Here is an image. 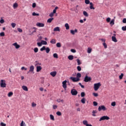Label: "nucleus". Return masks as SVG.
I'll use <instances>...</instances> for the list:
<instances>
[{
    "label": "nucleus",
    "instance_id": "obj_58",
    "mask_svg": "<svg viewBox=\"0 0 126 126\" xmlns=\"http://www.w3.org/2000/svg\"><path fill=\"white\" fill-rule=\"evenodd\" d=\"M106 21L107 22H110V21H111V18H107L106 19Z\"/></svg>",
    "mask_w": 126,
    "mask_h": 126
},
{
    "label": "nucleus",
    "instance_id": "obj_38",
    "mask_svg": "<svg viewBox=\"0 0 126 126\" xmlns=\"http://www.w3.org/2000/svg\"><path fill=\"white\" fill-rule=\"evenodd\" d=\"M85 3L86 4H89V3H90V1L89 0H85Z\"/></svg>",
    "mask_w": 126,
    "mask_h": 126
},
{
    "label": "nucleus",
    "instance_id": "obj_56",
    "mask_svg": "<svg viewBox=\"0 0 126 126\" xmlns=\"http://www.w3.org/2000/svg\"><path fill=\"white\" fill-rule=\"evenodd\" d=\"M79 85H80V86H81V87L82 88H84V86L83 85L81 84V83H79Z\"/></svg>",
    "mask_w": 126,
    "mask_h": 126
},
{
    "label": "nucleus",
    "instance_id": "obj_5",
    "mask_svg": "<svg viewBox=\"0 0 126 126\" xmlns=\"http://www.w3.org/2000/svg\"><path fill=\"white\" fill-rule=\"evenodd\" d=\"M78 92L76 90L73 89L71 90V94L72 95V96H76L77 95Z\"/></svg>",
    "mask_w": 126,
    "mask_h": 126
},
{
    "label": "nucleus",
    "instance_id": "obj_9",
    "mask_svg": "<svg viewBox=\"0 0 126 126\" xmlns=\"http://www.w3.org/2000/svg\"><path fill=\"white\" fill-rule=\"evenodd\" d=\"M36 26H37V27H44V26H45V24L37 22L36 24Z\"/></svg>",
    "mask_w": 126,
    "mask_h": 126
},
{
    "label": "nucleus",
    "instance_id": "obj_47",
    "mask_svg": "<svg viewBox=\"0 0 126 126\" xmlns=\"http://www.w3.org/2000/svg\"><path fill=\"white\" fill-rule=\"evenodd\" d=\"M37 45L38 46V47H41L42 46V42H37Z\"/></svg>",
    "mask_w": 126,
    "mask_h": 126
},
{
    "label": "nucleus",
    "instance_id": "obj_21",
    "mask_svg": "<svg viewBox=\"0 0 126 126\" xmlns=\"http://www.w3.org/2000/svg\"><path fill=\"white\" fill-rule=\"evenodd\" d=\"M92 113H93L92 116L93 117H96V115L95 114H97V111L93 110Z\"/></svg>",
    "mask_w": 126,
    "mask_h": 126
},
{
    "label": "nucleus",
    "instance_id": "obj_45",
    "mask_svg": "<svg viewBox=\"0 0 126 126\" xmlns=\"http://www.w3.org/2000/svg\"><path fill=\"white\" fill-rule=\"evenodd\" d=\"M77 70H78V71H81V67H80V66H78L77 67Z\"/></svg>",
    "mask_w": 126,
    "mask_h": 126
},
{
    "label": "nucleus",
    "instance_id": "obj_30",
    "mask_svg": "<svg viewBox=\"0 0 126 126\" xmlns=\"http://www.w3.org/2000/svg\"><path fill=\"white\" fill-rule=\"evenodd\" d=\"M77 78H80L81 77V74L80 73H78L76 75Z\"/></svg>",
    "mask_w": 126,
    "mask_h": 126
},
{
    "label": "nucleus",
    "instance_id": "obj_63",
    "mask_svg": "<svg viewBox=\"0 0 126 126\" xmlns=\"http://www.w3.org/2000/svg\"><path fill=\"white\" fill-rule=\"evenodd\" d=\"M58 108V106L57 105H53V109L54 110H56Z\"/></svg>",
    "mask_w": 126,
    "mask_h": 126
},
{
    "label": "nucleus",
    "instance_id": "obj_36",
    "mask_svg": "<svg viewBox=\"0 0 126 126\" xmlns=\"http://www.w3.org/2000/svg\"><path fill=\"white\" fill-rule=\"evenodd\" d=\"M51 44H56V40L55 39H52L50 41Z\"/></svg>",
    "mask_w": 126,
    "mask_h": 126
},
{
    "label": "nucleus",
    "instance_id": "obj_51",
    "mask_svg": "<svg viewBox=\"0 0 126 126\" xmlns=\"http://www.w3.org/2000/svg\"><path fill=\"white\" fill-rule=\"evenodd\" d=\"M32 106L33 108H34V107H36V103H34V102H32Z\"/></svg>",
    "mask_w": 126,
    "mask_h": 126
},
{
    "label": "nucleus",
    "instance_id": "obj_2",
    "mask_svg": "<svg viewBox=\"0 0 126 126\" xmlns=\"http://www.w3.org/2000/svg\"><path fill=\"white\" fill-rule=\"evenodd\" d=\"M84 81L85 82H90V81H91V77H89L88 75L86 74L84 77Z\"/></svg>",
    "mask_w": 126,
    "mask_h": 126
},
{
    "label": "nucleus",
    "instance_id": "obj_26",
    "mask_svg": "<svg viewBox=\"0 0 126 126\" xmlns=\"http://www.w3.org/2000/svg\"><path fill=\"white\" fill-rule=\"evenodd\" d=\"M83 14L86 17H88V13H87V12H86L85 11H83Z\"/></svg>",
    "mask_w": 126,
    "mask_h": 126
},
{
    "label": "nucleus",
    "instance_id": "obj_40",
    "mask_svg": "<svg viewBox=\"0 0 126 126\" xmlns=\"http://www.w3.org/2000/svg\"><path fill=\"white\" fill-rule=\"evenodd\" d=\"M53 57L54 58H56V59H58V58H59V57L58 56V54L57 53H54L53 54Z\"/></svg>",
    "mask_w": 126,
    "mask_h": 126
},
{
    "label": "nucleus",
    "instance_id": "obj_8",
    "mask_svg": "<svg viewBox=\"0 0 126 126\" xmlns=\"http://www.w3.org/2000/svg\"><path fill=\"white\" fill-rule=\"evenodd\" d=\"M116 36H117V35L116 34V33H114L113 34V36H112V40L115 43H117V42H118V40H117V38H116Z\"/></svg>",
    "mask_w": 126,
    "mask_h": 126
},
{
    "label": "nucleus",
    "instance_id": "obj_29",
    "mask_svg": "<svg viewBox=\"0 0 126 126\" xmlns=\"http://www.w3.org/2000/svg\"><path fill=\"white\" fill-rule=\"evenodd\" d=\"M20 126H26V124H25V122H24V121H22L21 123Z\"/></svg>",
    "mask_w": 126,
    "mask_h": 126
},
{
    "label": "nucleus",
    "instance_id": "obj_7",
    "mask_svg": "<svg viewBox=\"0 0 126 126\" xmlns=\"http://www.w3.org/2000/svg\"><path fill=\"white\" fill-rule=\"evenodd\" d=\"M106 111L107 110V108H106V107L104 105H101L98 107V110L99 112H101V111Z\"/></svg>",
    "mask_w": 126,
    "mask_h": 126
},
{
    "label": "nucleus",
    "instance_id": "obj_18",
    "mask_svg": "<svg viewBox=\"0 0 126 126\" xmlns=\"http://www.w3.org/2000/svg\"><path fill=\"white\" fill-rule=\"evenodd\" d=\"M53 20H54V18H50L47 20V23H51Z\"/></svg>",
    "mask_w": 126,
    "mask_h": 126
},
{
    "label": "nucleus",
    "instance_id": "obj_15",
    "mask_svg": "<svg viewBox=\"0 0 126 126\" xmlns=\"http://www.w3.org/2000/svg\"><path fill=\"white\" fill-rule=\"evenodd\" d=\"M77 32V29H75L74 31L73 30H70V33H71L72 35H74Z\"/></svg>",
    "mask_w": 126,
    "mask_h": 126
},
{
    "label": "nucleus",
    "instance_id": "obj_61",
    "mask_svg": "<svg viewBox=\"0 0 126 126\" xmlns=\"http://www.w3.org/2000/svg\"><path fill=\"white\" fill-rule=\"evenodd\" d=\"M0 36H1L2 37L4 36V32H2L0 33Z\"/></svg>",
    "mask_w": 126,
    "mask_h": 126
},
{
    "label": "nucleus",
    "instance_id": "obj_64",
    "mask_svg": "<svg viewBox=\"0 0 126 126\" xmlns=\"http://www.w3.org/2000/svg\"><path fill=\"white\" fill-rule=\"evenodd\" d=\"M123 22L124 23H126V18H124L123 20Z\"/></svg>",
    "mask_w": 126,
    "mask_h": 126
},
{
    "label": "nucleus",
    "instance_id": "obj_17",
    "mask_svg": "<svg viewBox=\"0 0 126 126\" xmlns=\"http://www.w3.org/2000/svg\"><path fill=\"white\" fill-rule=\"evenodd\" d=\"M64 27H65L66 30H68V29H69V25L68 23L65 24Z\"/></svg>",
    "mask_w": 126,
    "mask_h": 126
},
{
    "label": "nucleus",
    "instance_id": "obj_12",
    "mask_svg": "<svg viewBox=\"0 0 126 126\" xmlns=\"http://www.w3.org/2000/svg\"><path fill=\"white\" fill-rule=\"evenodd\" d=\"M13 46H14L16 49H19L20 48V45H18L17 42L13 43Z\"/></svg>",
    "mask_w": 126,
    "mask_h": 126
},
{
    "label": "nucleus",
    "instance_id": "obj_53",
    "mask_svg": "<svg viewBox=\"0 0 126 126\" xmlns=\"http://www.w3.org/2000/svg\"><path fill=\"white\" fill-rule=\"evenodd\" d=\"M17 30H18V32H20V33H21V32H22V30L19 28H18Z\"/></svg>",
    "mask_w": 126,
    "mask_h": 126
},
{
    "label": "nucleus",
    "instance_id": "obj_10",
    "mask_svg": "<svg viewBox=\"0 0 126 126\" xmlns=\"http://www.w3.org/2000/svg\"><path fill=\"white\" fill-rule=\"evenodd\" d=\"M66 82H67L66 80H64L62 82L63 87L65 89V90L66 89Z\"/></svg>",
    "mask_w": 126,
    "mask_h": 126
},
{
    "label": "nucleus",
    "instance_id": "obj_20",
    "mask_svg": "<svg viewBox=\"0 0 126 126\" xmlns=\"http://www.w3.org/2000/svg\"><path fill=\"white\" fill-rule=\"evenodd\" d=\"M73 58H74L73 55H69V56L68 57V60H69L70 61H72V60H73Z\"/></svg>",
    "mask_w": 126,
    "mask_h": 126
},
{
    "label": "nucleus",
    "instance_id": "obj_35",
    "mask_svg": "<svg viewBox=\"0 0 126 126\" xmlns=\"http://www.w3.org/2000/svg\"><path fill=\"white\" fill-rule=\"evenodd\" d=\"M33 51L34 53H38V51H39V49H38V48L35 47L34 48Z\"/></svg>",
    "mask_w": 126,
    "mask_h": 126
},
{
    "label": "nucleus",
    "instance_id": "obj_48",
    "mask_svg": "<svg viewBox=\"0 0 126 126\" xmlns=\"http://www.w3.org/2000/svg\"><path fill=\"white\" fill-rule=\"evenodd\" d=\"M111 106H112V107H115V106H116V102L114 101L112 102Z\"/></svg>",
    "mask_w": 126,
    "mask_h": 126
},
{
    "label": "nucleus",
    "instance_id": "obj_54",
    "mask_svg": "<svg viewBox=\"0 0 126 126\" xmlns=\"http://www.w3.org/2000/svg\"><path fill=\"white\" fill-rule=\"evenodd\" d=\"M93 95H94V97H98V94L97 93H94Z\"/></svg>",
    "mask_w": 126,
    "mask_h": 126
},
{
    "label": "nucleus",
    "instance_id": "obj_13",
    "mask_svg": "<svg viewBox=\"0 0 126 126\" xmlns=\"http://www.w3.org/2000/svg\"><path fill=\"white\" fill-rule=\"evenodd\" d=\"M42 70V67L41 66H37L36 67V72H39V71H41Z\"/></svg>",
    "mask_w": 126,
    "mask_h": 126
},
{
    "label": "nucleus",
    "instance_id": "obj_44",
    "mask_svg": "<svg viewBox=\"0 0 126 126\" xmlns=\"http://www.w3.org/2000/svg\"><path fill=\"white\" fill-rule=\"evenodd\" d=\"M122 30L123 31H126V26L122 27Z\"/></svg>",
    "mask_w": 126,
    "mask_h": 126
},
{
    "label": "nucleus",
    "instance_id": "obj_52",
    "mask_svg": "<svg viewBox=\"0 0 126 126\" xmlns=\"http://www.w3.org/2000/svg\"><path fill=\"white\" fill-rule=\"evenodd\" d=\"M70 51L72 53H76V50H75V49H72Z\"/></svg>",
    "mask_w": 126,
    "mask_h": 126
},
{
    "label": "nucleus",
    "instance_id": "obj_39",
    "mask_svg": "<svg viewBox=\"0 0 126 126\" xmlns=\"http://www.w3.org/2000/svg\"><path fill=\"white\" fill-rule=\"evenodd\" d=\"M12 28H14L15 27V26H16V24L14 23H12L11 24Z\"/></svg>",
    "mask_w": 126,
    "mask_h": 126
},
{
    "label": "nucleus",
    "instance_id": "obj_27",
    "mask_svg": "<svg viewBox=\"0 0 126 126\" xmlns=\"http://www.w3.org/2000/svg\"><path fill=\"white\" fill-rule=\"evenodd\" d=\"M17 6H18V4H17V3H14V4L13 5V7L14 9L16 8L17 7Z\"/></svg>",
    "mask_w": 126,
    "mask_h": 126
},
{
    "label": "nucleus",
    "instance_id": "obj_41",
    "mask_svg": "<svg viewBox=\"0 0 126 126\" xmlns=\"http://www.w3.org/2000/svg\"><path fill=\"white\" fill-rule=\"evenodd\" d=\"M123 77H124V74L121 73V75L119 76V79H123Z\"/></svg>",
    "mask_w": 126,
    "mask_h": 126
},
{
    "label": "nucleus",
    "instance_id": "obj_25",
    "mask_svg": "<svg viewBox=\"0 0 126 126\" xmlns=\"http://www.w3.org/2000/svg\"><path fill=\"white\" fill-rule=\"evenodd\" d=\"M13 95V93L12 92H10L8 94V97H11Z\"/></svg>",
    "mask_w": 126,
    "mask_h": 126
},
{
    "label": "nucleus",
    "instance_id": "obj_31",
    "mask_svg": "<svg viewBox=\"0 0 126 126\" xmlns=\"http://www.w3.org/2000/svg\"><path fill=\"white\" fill-rule=\"evenodd\" d=\"M56 46L58 47V48H61L62 47V45L61 44V43L60 42H58L56 44Z\"/></svg>",
    "mask_w": 126,
    "mask_h": 126
},
{
    "label": "nucleus",
    "instance_id": "obj_32",
    "mask_svg": "<svg viewBox=\"0 0 126 126\" xmlns=\"http://www.w3.org/2000/svg\"><path fill=\"white\" fill-rule=\"evenodd\" d=\"M39 13H36L35 12H33L32 13L33 16H39Z\"/></svg>",
    "mask_w": 126,
    "mask_h": 126
},
{
    "label": "nucleus",
    "instance_id": "obj_59",
    "mask_svg": "<svg viewBox=\"0 0 126 126\" xmlns=\"http://www.w3.org/2000/svg\"><path fill=\"white\" fill-rule=\"evenodd\" d=\"M4 23V20L2 19L0 20V23H1V24H2V23Z\"/></svg>",
    "mask_w": 126,
    "mask_h": 126
},
{
    "label": "nucleus",
    "instance_id": "obj_24",
    "mask_svg": "<svg viewBox=\"0 0 126 126\" xmlns=\"http://www.w3.org/2000/svg\"><path fill=\"white\" fill-rule=\"evenodd\" d=\"M85 101H86V99H85V98H82V99L81 100V103H82L83 104H85Z\"/></svg>",
    "mask_w": 126,
    "mask_h": 126
},
{
    "label": "nucleus",
    "instance_id": "obj_49",
    "mask_svg": "<svg viewBox=\"0 0 126 126\" xmlns=\"http://www.w3.org/2000/svg\"><path fill=\"white\" fill-rule=\"evenodd\" d=\"M81 97H84L85 96V93L82 92L81 93Z\"/></svg>",
    "mask_w": 126,
    "mask_h": 126
},
{
    "label": "nucleus",
    "instance_id": "obj_46",
    "mask_svg": "<svg viewBox=\"0 0 126 126\" xmlns=\"http://www.w3.org/2000/svg\"><path fill=\"white\" fill-rule=\"evenodd\" d=\"M56 114L57 115V116H62V113L60 111H58L56 113Z\"/></svg>",
    "mask_w": 126,
    "mask_h": 126
},
{
    "label": "nucleus",
    "instance_id": "obj_22",
    "mask_svg": "<svg viewBox=\"0 0 126 126\" xmlns=\"http://www.w3.org/2000/svg\"><path fill=\"white\" fill-rule=\"evenodd\" d=\"M50 120H51V121H55V117H54V115L50 114Z\"/></svg>",
    "mask_w": 126,
    "mask_h": 126
},
{
    "label": "nucleus",
    "instance_id": "obj_55",
    "mask_svg": "<svg viewBox=\"0 0 126 126\" xmlns=\"http://www.w3.org/2000/svg\"><path fill=\"white\" fill-rule=\"evenodd\" d=\"M32 6L33 8H35V7H36V3L35 2L33 3Z\"/></svg>",
    "mask_w": 126,
    "mask_h": 126
},
{
    "label": "nucleus",
    "instance_id": "obj_60",
    "mask_svg": "<svg viewBox=\"0 0 126 126\" xmlns=\"http://www.w3.org/2000/svg\"><path fill=\"white\" fill-rule=\"evenodd\" d=\"M0 126H6V124H4V123L1 122V123H0Z\"/></svg>",
    "mask_w": 126,
    "mask_h": 126
},
{
    "label": "nucleus",
    "instance_id": "obj_19",
    "mask_svg": "<svg viewBox=\"0 0 126 126\" xmlns=\"http://www.w3.org/2000/svg\"><path fill=\"white\" fill-rule=\"evenodd\" d=\"M54 31L60 32V27H57L55 28L54 29Z\"/></svg>",
    "mask_w": 126,
    "mask_h": 126
},
{
    "label": "nucleus",
    "instance_id": "obj_3",
    "mask_svg": "<svg viewBox=\"0 0 126 126\" xmlns=\"http://www.w3.org/2000/svg\"><path fill=\"white\" fill-rule=\"evenodd\" d=\"M100 86H101V83H97L94 84V90L95 91H97L99 88H100Z\"/></svg>",
    "mask_w": 126,
    "mask_h": 126
},
{
    "label": "nucleus",
    "instance_id": "obj_28",
    "mask_svg": "<svg viewBox=\"0 0 126 126\" xmlns=\"http://www.w3.org/2000/svg\"><path fill=\"white\" fill-rule=\"evenodd\" d=\"M110 24L111 25H114V24H115V19H113L111 21Z\"/></svg>",
    "mask_w": 126,
    "mask_h": 126
},
{
    "label": "nucleus",
    "instance_id": "obj_33",
    "mask_svg": "<svg viewBox=\"0 0 126 126\" xmlns=\"http://www.w3.org/2000/svg\"><path fill=\"white\" fill-rule=\"evenodd\" d=\"M91 52H92V49L90 48H88V51H87V53L88 54H90L91 53Z\"/></svg>",
    "mask_w": 126,
    "mask_h": 126
},
{
    "label": "nucleus",
    "instance_id": "obj_4",
    "mask_svg": "<svg viewBox=\"0 0 126 126\" xmlns=\"http://www.w3.org/2000/svg\"><path fill=\"white\" fill-rule=\"evenodd\" d=\"M105 120H106L107 121H108V120H110V117L107 116H102L100 118L99 121L101 122L102 121H105Z\"/></svg>",
    "mask_w": 126,
    "mask_h": 126
},
{
    "label": "nucleus",
    "instance_id": "obj_14",
    "mask_svg": "<svg viewBox=\"0 0 126 126\" xmlns=\"http://www.w3.org/2000/svg\"><path fill=\"white\" fill-rule=\"evenodd\" d=\"M50 75H51L53 77H55V76L57 75V71H53L50 72Z\"/></svg>",
    "mask_w": 126,
    "mask_h": 126
},
{
    "label": "nucleus",
    "instance_id": "obj_34",
    "mask_svg": "<svg viewBox=\"0 0 126 126\" xmlns=\"http://www.w3.org/2000/svg\"><path fill=\"white\" fill-rule=\"evenodd\" d=\"M41 43L42 45H47V41L45 40H41Z\"/></svg>",
    "mask_w": 126,
    "mask_h": 126
},
{
    "label": "nucleus",
    "instance_id": "obj_57",
    "mask_svg": "<svg viewBox=\"0 0 126 126\" xmlns=\"http://www.w3.org/2000/svg\"><path fill=\"white\" fill-rule=\"evenodd\" d=\"M49 16H50V17H53V16H54V13L51 12V13L49 14Z\"/></svg>",
    "mask_w": 126,
    "mask_h": 126
},
{
    "label": "nucleus",
    "instance_id": "obj_23",
    "mask_svg": "<svg viewBox=\"0 0 126 126\" xmlns=\"http://www.w3.org/2000/svg\"><path fill=\"white\" fill-rule=\"evenodd\" d=\"M45 51H46L47 54H49V53H50V51H51V50L50 49V48L47 47L46 48H45Z\"/></svg>",
    "mask_w": 126,
    "mask_h": 126
},
{
    "label": "nucleus",
    "instance_id": "obj_50",
    "mask_svg": "<svg viewBox=\"0 0 126 126\" xmlns=\"http://www.w3.org/2000/svg\"><path fill=\"white\" fill-rule=\"evenodd\" d=\"M94 106H98V103L96 101H94L93 102Z\"/></svg>",
    "mask_w": 126,
    "mask_h": 126
},
{
    "label": "nucleus",
    "instance_id": "obj_1",
    "mask_svg": "<svg viewBox=\"0 0 126 126\" xmlns=\"http://www.w3.org/2000/svg\"><path fill=\"white\" fill-rule=\"evenodd\" d=\"M0 86L2 88H5L6 87V83H5V80H1L0 81Z\"/></svg>",
    "mask_w": 126,
    "mask_h": 126
},
{
    "label": "nucleus",
    "instance_id": "obj_11",
    "mask_svg": "<svg viewBox=\"0 0 126 126\" xmlns=\"http://www.w3.org/2000/svg\"><path fill=\"white\" fill-rule=\"evenodd\" d=\"M29 72H33L34 73V66L31 65L30 67V70L28 72V73H29Z\"/></svg>",
    "mask_w": 126,
    "mask_h": 126
},
{
    "label": "nucleus",
    "instance_id": "obj_37",
    "mask_svg": "<svg viewBox=\"0 0 126 126\" xmlns=\"http://www.w3.org/2000/svg\"><path fill=\"white\" fill-rule=\"evenodd\" d=\"M46 50V47L45 46H43L41 49L40 51L41 52H43V51H45Z\"/></svg>",
    "mask_w": 126,
    "mask_h": 126
},
{
    "label": "nucleus",
    "instance_id": "obj_42",
    "mask_svg": "<svg viewBox=\"0 0 126 126\" xmlns=\"http://www.w3.org/2000/svg\"><path fill=\"white\" fill-rule=\"evenodd\" d=\"M102 44H103V45L104 46V48H105V49H107V44H106V43H105V42H103V43H102Z\"/></svg>",
    "mask_w": 126,
    "mask_h": 126
},
{
    "label": "nucleus",
    "instance_id": "obj_16",
    "mask_svg": "<svg viewBox=\"0 0 126 126\" xmlns=\"http://www.w3.org/2000/svg\"><path fill=\"white\" fill-rule=\"evenodd\" d=\"M22 88L24 91H28V88L26 86H23Z\"/></svg>",
    "mask_w": 126,
    "mask_h": 126
},
{
    "label": "nucleus",
    "instance_id": "obj_62",
    "mask_svg": "<svg viewBox=\"0 0 126 126\" xmlns=\"http://www.w3.org/2000/svg\"><path fill=\"white\" fill-rule=\"evenodd\" d=\"M90 9H95V7H93V5H90Z\"/></svg>",
    "mask_w": 126,
    "mask_h": 126
},
{
    "label": "nucleus",
    "instance_id": "obj_6",
    "mask_svg": "<svg viewBox=\"0 0 126 126\" xmlns=\"http://www.w3.org/2000/svg\"><path fill=\"white\" fill-rule=\"evenodd\" d=\"M70 79L73 81V82H78V81H79L80 80V79L77 77H70Z\"/></svg>",
    "mask_w": 126,
    "mask_h": 126
},
{
    "label": "nucleus",
    "instance_id": "obj_43",
    "mask_svg": "<svg viewBox=\"0 0 126 126\" xmlns=\"http://www.w3.org/2000/svg\"><path fill=\"white\" fill-rule=\"evenodd\" d=\"M77 63L78 65L81 64V63L80 62V60H79V59H77Z\"/></svg>",
    "mask_w": 126,
    "mask_h": 126
}]
</instances>
